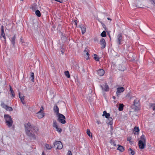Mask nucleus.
Returning a JSON list of instances; mask_svg holds the SVG:
<instances>
[{
  "mask_svg": "<svg viewBox=\"0 0 155 155\" xmlns=\"http://www.w3.org/2000/svg\"><path fill=\"white\" fill-rule=\"evenodd\" d=\"M16 34H15L13 37L11 38V40L12 44L13 45V46H14L15 44V38L16 37Z\"/></svg>",
  "mask_w": 155,
  "mask_h": 155,
  "instance_id": "nucleus-15",
  "label": "nucleus"
},
{
  "mask_svg": "<svg viewBox=\"0 0 155 155\" xmlns=\"http://www.w3.org/2000/svg\"><path fill=\"white\" fill-rule=\"evenodd\" d=\"M135 7H137V8H140V7L138 6L137 5H135Z\"/></svg>",
  "mask_w": 155,
  "mask_h": 155,
  "instance_id": "nucleus-49",
  "label": "nucleus"
},
{
  "mask_svg": "<svg viewBox=\"0 0 155 155\" xmlns=\"http://www.w3.org/2000/svg\"><path fill=\"white\" fill-rule=\"evenodd\" d=\"M125 89L123 87H119L117 89V91L116 92V94L117 96L119 97L120 95V94L124 91Z\"/></svg>",
  "mask_w": 155,
  "mask_h": 155,
  "instance_id": "nucleus-9",
  "label": "nucleus"
},
{
  "mask_svg": "<svg viewBox=\"0 0 155 155\" xmlns=\"http://www.w3.org/2000/svg\"><path fill=\"white\" fill-rule=\"evenodd\" d=\"M9 87H10V91L11 92V93L12 94V97H14L15 96V94L14 92V91L10 85H9Z\"/></svg>",
  "mask_w": 155,
  "mask_h": 155,
  "instance_id": "nucleus-22",
  "label": "nucleus"
},
{
  "mask_svg": "<svg viewBox=\"0 0 155 155\" xmlns=\"http://www.w3.org/2000/svg\"><path fill=\"white\" fill-rule=\"evenodd\" d=\"M100 23L101 24V25H102L103 28L105 30L107 31V28L106 26L102 22H100Z\"/></svg>",
  "mask_w": 155,
  "mask_h": 155,
  "instance_id": "nucleus-37",
  "label": "nucleus"
},
{
  "mask_svg": "<svg viewBox=\"0 0 155 155\" xmlns=\"http://www.w3.org/2000/svg\"><path fill=\"white\" fill-rule=\"evenodd\" d=\"M97 123L98 124H101V123L100 122V121H99V120H97Z\"/></svg>",
  "mask_w": 155,
  "mask_h": 155,
  "instance_id": "nucleus-47",
  "label": "nucleus"
},
{
  "mask_svg": "<svg viewBox=\"0 0 155 155\" xmlns=\"http://www.w3.org/2000/svg\"><path fill=\"white\" fill-rule=\"evenodd\" d=\"M124 70H121V71H124Z\"/></svg>",
  "mask_w": 155,
  "mask_h": 155,
  "instance_id": "nucleus-61",
  "label": "nucleus"
},
{
  "mask_svg": "<svg viewBox=\"0 0 155 155\" xmlns=\"http://www.w3.org/2000/svg\"><path fill=\"white\" fill-rule=\"evenodd\" d=\"M122 34L121 33H120L117 36V42L118 45H120L121 44V42L122 39Z\"/></svg>",
  "mask_w": 155,
  "mask_h": 155,
  "instance_id": "nucleus-11",
  "label": "nucleus"
},
{
  "mask_svg": "<svg viewBox=\"0 0 155 155\" xmlns=\"http://www.w3.org/2000/svg\"><path fill=\"white\" fill-rule=\"evenodd\" d=\"M37 117L39 118H41L45 116L44 114L41 112H40V111H39L37 113Z\"/></svg>",
  "mask_w": 155,
  "mask_h": 155,
  "instance_id": "nucleus-16",
  "label": "nucleus"
},
{
  "mask_svg": "<svg viewBox=\"0 0 155 155\" xmlns=\"http://www.w3.org/2000/svg\"><path fill=\"white\" fill-rule=\"evenodd\" d=\"M139 129L138 127L135 126L134 129V131L136 132H137L138 133L139 131Z\"/></svg>",
  "mask_w": 155,
  "mask_h": 155,
  "instance_id": "nucleus-31",
  "label": "nucleus"
},
{
  "mask_svg": "<svg viewBox=\"0 0 155 155\" xmlns=\"http://www.w3.org/2000/svg\"><path fill=\"white\" fill-rule=\"evenodd\" d=\"M93 55L94 59L96 61H99V58L97 57V55L96 54H94Z\"/></svg>",
  "mask_w": 155,
  "mask_h": 155,
  "instance_id": "nucleus-29",
  "label": "nucleus"
},
{
  "mask_svg": "<svg viewBox=\"0 0 155 155\" xmlns=\"http://www.w3.org/2000/svg\"><path fill=\"white\" fill-rule=\"evenodd\" d=\"M76 66H77V67L78 66V64H76Z\"/></svg>",
  "mask_w": 155,
  "mask_h": 155,
  "instance_id": "nucleus-58",
  "label": "nucleus"
},
{
  "mask_svg": "<svg viewBox=\"0 0 155 155\" xmlns=\"http://www.w3.org/2000/svg\"><path fill=\"white\" fill-rule=\"evenodd\" d=\"M132 139L131 137H128L127 138V141H129V142L131 145L133 144V141L131 140Z\"/></svg>",
  "mask_w": 155,
  "mask_h": 155,
  "instance_id": "nucleus-36",
  "label": "nucleus"
},
{
  "mask_svg": "<svg viewBox=\"0 0 155 155\" xmlns=\"http://www.w3.org/2000/svg\"><path fill=\"white\" fill-rule=\"evenodd\" d=\"M53 126L54 127L56 128L57 131L59 133L61 132L62 131V129L61 128H59L58 127L57 123L56 120H54L53 121Z\"/></svg>",
  "mask_w": 155,
  "mask_h": 155,
  "instance_id": "nucleus-8",
  "label": "nucleus"
},
{
  "mask_svg": "<svg viewBox=\"0 0 155 155\" xmlns=\"http://www.w3.org/2000/svg\"><path fill=\"white\" fill-rule=\"evenodd\" d=\"M94 41H97V38H95L94 39Z\"/></svg>",
  "mask_w": 155,
  "mask_h": 155,
  "instance_id": "nucleus-51",
  "label": "nucleus"
},
{
  "mask_svg": "<svg viewBox=\"0 0 155 155\" xmlns=\"http://www.w3.org/2000/svg\"><path fill=\"white\" fill-rule=\"evenodd\" d=\"M4 117L6 120V125L9 127H11L12 126L13 123L11 117L8 114H5Z\"/></svg>",
  "mask_w": 155,
  "mask_h": 155,
  "instance_id": "nucleus-3",
  "label": "nucleus"
},
{
  "mask_svg": "<svg viewBox=\"0 0 155 155\" xmlns=\"http://www.w3.org/2000/svg\"><path fill=\"white\" fill-rule=\"evenodd\" d=\"M124 104H120L118 107V110L120 111L123 110Z\"/></svg>",
  "mask_w": 155,
  "mask_h": 155,
  "instance_id": "nucleus-24",
  "label": "nucleus"
},
{
  "mask_svg": "<svg viewBox=\"0 0 155 155\" xmlns=\"http://www.w3.org/2000/svg\"><path fill=\"white\" fill-rule=\"evenodd\" d=\"M150 2L151 4H153V5H155V2L153 0H150Z\"/></svg>",
  "mask_w": 155,
  "mask_h": 155,
  "instance_id": "nucleus-43",
  "label": "nucleus"
},
{
  "mask_svg": "<svg viewBox=\"0 0 155 155\" xmlns=\"http://www.w3.org/2000/svg\"><path fill=\"white\" fill-rule=\"evenodd\" d=\"M108 35L110 38V39L111 38L110 36V35L109 33H108Z\"/></svg>",
  "mask_w": 155,
  "mask_h": 155,
  "instance_id": "nucleus-53",
  "label": "nucleus"
},
{
  "mask_svg": "<svg viewBox=\"0 0 155 155\" xmlns=\"http://www.w3.org/2000/svg\"><path fill=\"white\" fill-rule=\"evenodd\" d=\"M101 36L103 37L106 36V32L105 31H104L101 34Z\"/></svg>",
  "mask_w": 155,
  "mask_h": 155,
  "instance_id": "nucleus-30",
  "label": "nucleus"
},
{
  "mask_svg": "<svg viewBox=\"0 0 155 155\" xmlns=\"http://www.w3.org/2000/svg\"><path fill=\"white\" fill-rule=\"evenodd\" d=\"M106 123L108 124L112 125L113 123V119L110 117L107 118Z\"/></svg>",
  "mask_w": 155,
  "mask_h": 155,
  "instance_id": "nucleus-18",
  "label": "nucleus"
},
{
  "mask_svg": "<svg viewBox=\"0 0 155 155\" xmlns=\"http://www.w3.org/2000/svg\"><path fill=\"white\" fill-rule=\"evenodd\" d=\"M26 134L30 140H35L36 139L35 133H37L39 129L38 127L29 122L24 124Z\"/></svg>",
  "mask_w": 155,
  "mask_h": 155,
  "instance_id": "nucleus-1",
  "label": "nucleus"
},
{
  "mask_svg": "<svg viewBox=\"0 0 155 155\" xmlns=\"http://www.w3.org/2000/svg\"><path fill=\"white\" fill-rule=\"evenodd\" d=\"M87 133L89 137H92V133H91L90 132V130L89 129H87Z\"/></svg>",
  "mask_w": 155,
  "mask_h": 155,
  "instance_id": "nucleus-27",
  "label": "nucleus"
},
{
  "mask_svg": "<svg viewBox=\"0 0 155 155\" xmlns=\"http://www.w3.org/2000/svg\"><path fill=\"white\" fill-rule=\"evenodd\" d=\"M54 147L56 149L60 150L63 147V145L60 141H55L54 143Z\"/></svg>",
  "mask_w": 155,
  "mask_h": 155,
  "instance_id": "nucleus-4",
  "label": "nucleus"
},
{
  "mask_svg": "<svg viewBox=\"0 0 155 155\" xmlns=\"http://www.w3.org/2000/svg\"><path fill=\"white\" fill-rule=\"evenodd\" d=\"M153 105H155V106L153 107V110L155 111V104H153Z\"/></svg>",
  "mask_w": 155,
  "mask_h": 155,
  "instance_id": "nucleus-48",
  "label": "nucleus"
},
{
  "mask_svg": "<svg viewBox=\"0 0 155 155\" xmlns=\"http://www.w3.org/2000/svg\"><path fill=\"white\" fill-rule=\"evenodd\" d=\"M35 14L38 17H40L41 16V13L40 11L39 10H35Z\"/></svg>",
  "mask_w": 155,
  "mask_h": 155,
  "instance_id": "nucleus-25",
  "label": "nucleus"
},
{
  "mask_svg": "<svg viewBox=\"0 0 155 155\" xmlns=\"http://www.w3.org/2000/svg\"><path fill=\"white\" fill-rule=\"evenodd\" d=\"M133 106L134 107V110L135 111H137L139 110V104L138 103V101L137 100H135L134 101Z\"/></svg>",
  "mask_w": 155,
  "mask_h": 155,
  "instance_id": "nucleus-7",
  "label": "nucleus"
},
{
  "mask_svg": "<svg viewBox=\"0 0 155 155\" xmlns=\"http://www.w3.org/2000/svg\"><path fill=\"white\" fill-rule=\"evenodd\" d=\"M31 81H34V74L33 72H31Z\"/></svg>",
  "mask_w": 155,
  "mask_h": 155,
  "instance_id": "nucleus-35",
  "label": "nucleus"
},
{
  "mask_svg": "<svg viewBox=\"0 0 155 155\" xmlns=\"http://www.w3.org/2000/svg\"><path fill=\"white\" fill-rule=\"evenodd\" d=\"M60 50L61 51V52L62 54H63L64 52V49L63 48H62V47H61V48Z\"/></svg>",
  "mask_w": 155,
  "mask_h": 155,
  "instance_id": "nucleus-38",
  "label": "nucleus"
},
{
  "mask_svg": "<svg viewBox=\"0 0 155 155\" xmlns=\"http://www.w3.org/2000/svg\"><path fill=\"white\" fill-rule=\"evenodd\" d=\"M19 97L20 98L22 103L23 104H24V102H23V101L24 100V96H23V94H21V93H19Z\"/></svg>",
  "mask_w": 155,
  "mask_h": 155,
  "instance_id": "nucleus-19",
  "label": "nucleus"
},
{
  "mask_svg": "<svg viewBox=\"0 0 155 155\" xmlns=\"http://www.w3.org/2000/svg\"><path fill=\"white\" fill-rule=\"evenodd\" d=\"M113 144H114V146H115L116 145V144H115L114 142L113 143Z\"/></svg>",
  "mask_w": 155,
  "mask_h": 155,
  "instance_id": "nucleus-55",
  "label": "nucleus"
},
{
  "mask_svg": "<svg viewBox=\"0 0 155 155\" xmlns=\"http://www.w3.org/2000/svg\"><path fill=\"white\" fill-rule=\"evenodd\" d=\"M141 140H142L143 141L146 142V140L145 138V136L143 134L142 135L141 137L140 138Z\"/></svg>",
  "mask_w": 155,
  "mask_h": 155,
  "instance_id": "nucleus-33",
  "label": "nucleus"
},
{
  "mask_svg": "<svg viewBox=\"0 0 155 155\" xmlns=\"http://www.w3.org/2000/svg\"><path fill=\"white\" fill-rule=\"evenodd\" d=\"M113 98H114V99H115V98H116L114 96H113Z\"/></svg>",
  "mask_w": 155,
  "mask_h": 155,
  "instance_id": "nucleus-54",
  "label": "nucleus"
},
{
  "mask_svg": "<svg viewBox=\"0 0 155 155\" xmlns=\"http://www.w3.org/2000/svg\"><path fill=\"white\" fill-rule=\"evenodd\" d=\"M1 37H2L3 38L4 40H5V42L6 41V37H5V35H1Z\"/></svg>",
  "mask_w": 155,
  "mask_h": 155,
  "instance_id": "nucleus-44",
  "label": "nucleus"
},
{
  "mask_svg": "<svg viewBox=\"0 0 155 155\" xmlns=\"http://www.w3.org/2000/svg\"><path fill=\"white\" fill-rule=\"evenodd\" d=\"M53 110L54 113L56 114L58 117L57 120L60 123L64 124L66 123V117L63 114L59 113V109L57 105H55L53 107Z\"/></svg>",
  "mask_w": 155,
  "mask_h": 155,
  "instance_id": "nucleus-2",
  "label": "nucleus"
},
{
  "mask_svg": "<svg viewBox=\"0 0 155 155\" xmlns=\"http://www.w3.org/2000/svg\"><path fill=\"white\" fill-rule=\"evenodd\" d=\"M67 155H72L71 151L70 150H68Z\"/></svg>",
  "mask_w": 155,
  "mask_h": 155,
  "instance_id": "nucleus-41",
  "label": "nucleus"
},
{
  "mask_svg": "<svg viewBox=\"0 0 155 155\" xmlns=\"http://www.w3.org/2000/svg\"><path fill=\"white\" fill-rule=\"evenodd\" d=\"M130 93H129L126 95V98H129L130 97Z\"/></svg>",
  "mask_w": 155,
  "mask_h": 155,
  "instance_id": "nucleus-40",
  "label": "nucleus"
},
{
  "mask_svg": "<svg viewBox=\"0 0 155 155\" xmlns=\"http://www.w3.org/2000/svg\"><path fill=\"white\" fill-rule=\"evenodd\" d=\"M21 1H23L24 0H20Z\"/></svg>",
  "mask_w": 155,
  "mask_h": 155,
  "instance_id": "nucleus-60",
  "label": "nucleus"
},
{
  "mask_svg": "<svg viewBox=\"0 0 155 155\" xmlns=\"http://www.w3.org/2000/svg\"><path fill=\"white\" fill-rule=\"evenodd\" d=\"M100 86L103 91H109V88L107 83H105V85H104V87L102 85H101Z\"/></svg>",
  "mask_w": 155,
  "mask_h": 155,
  "instance_id": "nucleus-12",
  "label": "nucleus"
},
{
  "mask_svg": "<svg viewBox=\"0 0 155 155\" xmlns=\"http://www.w3.org/2000/svg\"><path fill=\"white\" fill-rule=\"evenodd\" d=\"M107 19L108 20H110V21L111 20V19L110 18H107Z\"/></svg>",
  "mask_w": 155,
  "mask_h": 155,
  "instance_id": "nucleus-50",
  "label": "nucleus"
},
{
  "mask_svg": "<svg viewBox=\"0 0 155 155\" xmlns=\"http://www.w3.org/2000/svg\"><path fill=\"white\" fill-rule=\"evenodd\" d=\"M104 73V71L103 69H99L97 71V74L100 76H103Z\"/></svg>",
  "mask_w": 155,
  "mask_h": 155,
  "instance_id": "nucleus-17",
  "label": "nucleus"
},
{
  "mask_svg": "<svg viewBox=\"0 0 155 155\" xmlns=\"http://www.w3.org/2000/svg\"><path fill=\"white\" fill-rule=\"evenodd\" d=\"M65 75L68 78L70 77V75L68 71H67L64 72Z\"/></svg>",
  "mask_w": 155,
  "mask_h": 155,
  "instance_id": "nucleus-28",
  "label": "nucleus"
},
{
  "mask_svg": "<svg viewBox=\"0 0 155 155\" xmlns=\"http://www.w3.org/2000/svg\"><path fill=\"white\" fill-rule=\"evenodd\" d=\"M118 147L117 148V150H120L121 152H123L124 150V148L123 147L120 145H118Z\"/></svg>",
  "mask_w": 155,
  "mask_h": 155,
  "instance_id": "nucleus-21",
  "label": "nucleus"
},
{
  "mask_svg": "<svg viewBox=\"0 0 155 155\" xmlns=\"http://www.w3.org/2000/svg\"><path fill=\"white\" fill-rule=\"evenodd\" d=\"M102 116H105V117L107 119L110 117V114L109 113H107L106 111H104L103 112V114L102 115Z\"/></svg>",
  "mask_w": 155,
  "mask_h": 155,
  "instance_id": "nucleus-20",
  "label": "nucleus"
},
{
  "mask_svg": "<svg viewBox=\"0 0 155 155\" xmlns=\"http://www.w3.org/2000/svg\"><path fill=\"white\" fill-rule=\"evenodd\" d=\"M77 22L78 21L76 20H75L74 21V25H75V27H76L77 25Z\"/></svg>",
  "mask_w": 155,
  "mask_h": 155,
  "instance_id": "nucleus-42",
  "label": "nucleus"
},
{
  "mask_svg": "<svg viewBox=\"0 0 155 155\" xmlns=\"http://www.w3.org/2000/svg\"><path fill=\"white\" fill-rule=\"evenodd\" d=\"M1 105L3 108L5 109L6 110H8L10 111L13 110V109L11 107H9L8 106L5 105L3 101H1Z\"/></svg>",
  "mask_w": 155,
  "mask_h": 155,
  "instance_id": "nucleus-5",
  "label": "nucleus"
},
{
  "mask_svg": "<svg viewBox=\"0 0 155 155\" xmlns=\"http://www.w3.org/2000/svg\"><path fill=\"white\" fill-rule=\"evenodd\" d=\"M79 27H80V28L81 29V31H82V35L84 34V33L86 31V28L85 27H81L80 26H79Z\"/></svg>",
  "mask_w": 155,
  "mask_h": 155,
  "instance_id": "nucleus-26",
  "label": "nucleus"
},
{
  "mask_svg": "<svg viewBox=\"0 0 155 155\" xmlns=\"http://www.w3.org/2000/svg\"><path fill=\"white\" fill-rule=\"evenodd\" d=\"M31 8L32 10L34 12L35 10H37L38 8L37 4L35 3L31 5Z\"/></svg>",
  "mask_w": 155,
  "mask_h": 155,
  "instance_id": "nucleus-14",
  "label": "nucleus"
},
{
  "mask_svg": "<svg viewBox=\"0 0 155 155\" xmlns=\"http://www.w3.org/2000/svg\"><path fill=\"white\" fill-rule=\"evenodd\" d=\"M43 110L44 108L42 106H41V107L40 110L39 111H40V112H41Z\"/></svg>",
  "mask_w": 155,
  "mask_h": 155,
  "instance_id": "nucleus-45",
  "label": "nucleus"
},
{
  "mask_svg": "<svg viewBox=\"0 0 155 155\" xmlns=\"http://www.w3.org/2000/svg\"><path fill=\"white\" fill-rule=\"evenodd\" d=\"M88 49L86 48L84 51V54H86V55H84L85 58L87 60H88L90 59L89 57V54L87 52Z\"/></svg>",
  "mask_w": 155,
  "mask_h": 155,
  "instance_id": "nucleus-13",
  "label": "nucleus"
},
{
  "mask_svg": "<svg viewBox=\"0 0 155 155\" xmlns=\"http://www.w3.org/2000/svg\"><path fill=\"white\" fill-rule=\"evenodd\" d=\"M146 142L143 141L142 140H139L138 141V145L139 148L141 149L145 148L146 147Z\"/></svg>",
  "mask_w": 155,
  "mask_h": 155,
  "instance_id": "nucleus-6",
  "label": "nucleus"
},
{
  "mask_svg": "<svg viewBox=\"0 0 155 155\" xmlns=\"http://www.w3.org/2000/svg\"><path fill=\"white\" fill-rule=\"evenodd\" d=\"M22 38L21 37V40H22Z\"/></svg>",
  "mask_w": 155,
  "mask_h": 155,
  "instance_id": "nucleus-56",
  "label": "nucleus"
},
{
  "mask_svg": "<svg viewBox=\"0 0 155 155\" xmlns=\"http://www.w3.org/2000/svg\"><path fill=\"white\" fill-rule=\"evenodd\" d=\"M100 44L101 46V49H104L106 46V42L104 38H102L100 41Z\"/></svg>",
  "mask_w": 155,
  "mask_h": 155,
  "instance_id": "nucleus-10",
  "label": "nucleus"
},
{
  "mask_svg": "<svg viewBox=\"0 0 155 155\" xmlns=\"http://www.w3.org/2000/svg\"><path fill=\"white\" fill-rule=\"evenodd\" d=\"M110 125V128H111L110 133H111V135H112L113 134V133L112 132V131L113 130V126H112V125Z\"/></svg>",
  "mask_w": 155,
  "mask_h": 155,
  "instance_id": "nucleus-39",
  "label": "nucleus"
},
{
  "mask_svg": "<svg viewBox=\"0 0 155 155\" xmlns=\"http://www.w3.org/2000/svg\"><path fill=\"white\" fill-rule=\"evenodd\" d=\"M41 155H46L45 154H44V151H43V152H42V154H41Z\"/></svg>",
  "mask_w": 155,
  "mask_h": 155,
  "instance_id": "nucleus-52",
  "label": "nucleus"
},
{
  "mask_svg": "<svg viewBox=\"0 0 155 155\" xmlns=\"http://www.w3.org/2000/svg\"><path fill=\"white\" fill-rule=\"evenodd\" d=\"M45 147L47 149L50 150L52 147V146H50L48 144H46L45 145Z\"/></svg>",
  "mask_w": 155,
  "mask_h": 155,
  "instance_id": "nucleus-34",
  "label": "nucleus"
},
{
  "mask_svg": "<svg viewBox=\"0 0 155 155\" xmlns=\"http://www.w3.org/2000/svg\"><path fill=\"white\" fill-rule=\"evenodd\" d=\"M55 1L59 2L60 3H61L62 2V0H55Z\"/></svg>",
  "mask_w": 155,
  "mask_h": 155,
  "instance_id": "nucleus-46",
  "label": "nucleus"
},
{
  "mask_svg": "<svg viewBox=\"0 0 155 155\" xmlns=\"http://www.w3.org/2000/svg\"><path fill=\"white\" fill-rule=\"evenodd\" d=\"M1 36L2 35H5V34L4 32V26L3 25L2 26H1Z\"/></svg>",
  "mask_w": 155,
  "mask_h": 155,
  "instance_id": "nucleus-32",
  "label": "nucleus"
},
{
  "mask_svg": "<svg viewBox=\"0 0 155 155\" xmlns=\"http://www.w3.org/2000/svg\"><path fill=\"white\" fill-rule=\"evenodd\" d=\"M139 2V1H138H138H137V2Z\"/></svg>",
  "mask_w": 155,
  "mask_h": 155,
  "instance_id": "nucleus-57",
  "label": "nucleus"
},
{
  "mask_svg": "<svg viewBox=\"0 0 155 155\" xmlns=\"http://www.w3.org/2000/svg\"><path fill=\"white\" fill-rule=\"evenodd\" d=\"M128 153L130 155H134L135 154V152L131 148H130L128 149Z\"/></svg>",
  "mask_w": 155,
  "mask_h": 155,
  "instance_id": "nucleus-23",
  "label": "nucleus"
},
{
  "mask_svg": "<svg viewBox=\"0 0 155 155\" xmlns=\"http://www.w3.org/2000/svg\"><path fill=\"white\" fill-rule=\"evenodd\" d=\"M82 70H83V71H84V69H83Z\"/></svg>",
  "mask_w": 155,
  "mask_h": 155,
  "instance_id": "nucleus-59",
  "label": "nucleus"
}]
</instances>
